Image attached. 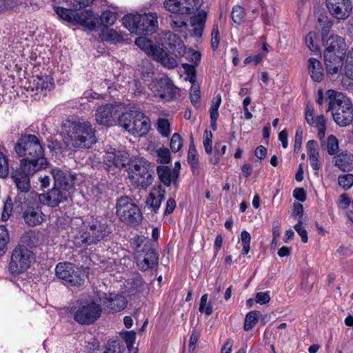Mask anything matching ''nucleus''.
Here are the masks:
<instances>
[{"label": "nucleus", "mask_w": 353, "mask_h": 353, "mask_svg": "<svg viewBox=\"0 0 353 353\" xmlns=\"http://www.w3.org/2000/svg\"><path fill=\"white\" fill-rule=\"evenodd\" d=\"M62 130L65 143L74 149H88L97 141L96 130L88 121L66 120Z\"/></svg>", "instance_id": "1"}, {"label": "nucleus", "mask_w": 353, "mask_h": 353, "mask_svg": "<svg viewBox=\"0 0 353 353\" xmlns=\"http://www.w3.org/2000/svg\"><path fill=\"white\" fill-rule=\"evenodd\" d=\"M14 150L19 156L25 157L20 163L26 161L40 170L46 168L48 164L44 157L43 147L34 134H26L21 137L16 143Z\"/></svg>", "instance_id": "2"}, {"label": "nucleus", "mask_w": 353, "mask_h": 353, "mask_svg": "<svg viewBox=\"0 0 353 353\" xmlns=\"http://www.w3.org/2000/svg\"><path fill=\"white\" fill-rule=\"evenodd\" d=\"M158 17L156 13L129 14L122 21L123 26L135 34H151L158 28Z\"/></svg>", "instance_id": "3"}, {"label": "nucleus", "mask_w": 353, "mask_h": 353, "mask_svg": "<svg viewBox=\"0 0 353 353\" xmlns=\"http://www.w3.org/2000/svg\"><path fill=\"white\" fill-rule=\"evenodd\" d=\"M116 214L120 221L129 225H137L142 220L138 205L128 196L120 197L116 203Z\"/></svg>", "instance_id": "4"}, {"label": "nucleus", "mask_w": 353, "mask_h": 353, "mask_svg": "<svg viewBox=\"0 0 353 353\" xmlns=\"http://www.w3.org/2000/svg\"><path fill=\"white\" fill-rule=\"evenodd\" d=\"M135 44L154 60L161 63L165 68L172 69L176 67L177 62L174 57H170L163 48L153 44L147 38L138 37L135 40Z\"/></svg>", "instance_id": "5"}, {"label": "nucleus", "mask_w": 353, "mask_h": 353, "mask_svg": "<svg viewBox=\"0 0 353 353\" xmlns=\"http://www.w3.org/2000/svg\"><path fill=\"white\" fill-rule=\"evenodd\" d=\"M34 261V254L23 245H18L12 252L8 270L10 274L19 275L28 270Z\"/></svg>", "instance_id": "6"}, {"label": "nucleus", "mask_w": 353, "mask_h": 353, "mask_svg": "<svg viewBox=\"0 0 353 353\" xmlns=\"http://www.w3.org/2000/svg\"><path fill=\"white\" fill-rule=\"evenodd\" d=\"M164 6L172 13L190 14L194 15L190 18V24L193 28L194 33L197 34L199 30V0H165Z\"/></svg>", "instance_id": "7"}, {"label": "nucleus", "mask_w": 353, "mask_h": 353, "mask_svg": "<svg viewBox=\"0 0 353 353\" xmlns=\"http://www.w3.org/2000/svg\"><path fill=\"white\" fill-rule=\"evenodd\" d=\"M101 305L94 301L81 302L78 306L71 308L74 320L81 325L94 323L101 316Z\"/></svg>", "instance_id": "8"}, {"label": "nucleus", "mask_w": 353, "mask_h": 353, "mask_svg": "<svg viewBox=\"0 0 353 353\" xmlns=\"http://www.w3.org/2000/svg\"><path fill=\"white\" fill-rule=\"evenodd\" d=\"M111 232V227L105 219L97 217L89 222L86 232L81 235L82 241L87 244L96 243L105 239Z\"/></svg>", "instance_id": "9"}, {"label": "nucleus", "mask_w": 353, "mask_h": 353, "mask_svg": "<svg viewBox=\"0 0 353 353\" xmlns=\"http://www.w3.org/2000/svg\"><path fill=\"white\" fill-rule=\"evenodd\" d=\"M149 166L148 161L141 159L130 168L129 179L134 185L146 188L151 185L153 178L149 171Z\"/></svg>", "instance_id": "10"}, {"label": "nucleus", "mask_w": 353, "mask_h": 353, "mask_svg": "<svg viewBox=\"0 0 353 353\" xmlns=\"http://www.w3.org/2000/svg\"><path fill=\"white\" fill-rule=\"evenodd\" d=\"M55 273L71 286H81L84 283V275L71 263H59Z\"/></svg>", "instance_id": "11"}, {"label": "nucleus", "mask_w": 353, "mask_h": 353, "mask_svg": "<svg viewBox=\"0 0 353 353\" xmlns=\"http://www.w3.org/2000/svg\"><path fill=\"white\" fill-rule=\"evenodd\" d=\"M40 170H37L32 165L24 161L20 163L19 168L14 170L11 174V178L14 181L18 190L21 192H28L30 189V176Z\"/></svg>", "instance_id": "12"}, {"label": "nucleus", "mask_w": 353, "mask_h": 353, "mask_svg": "<svg viewBox=\"0 0 353 353\" xmlns=\"http://www.w3.org/2000/svg\"><path fill=\"white\" fill-rule=\"evenodd\" d=\"M158 41L176 57L189 54L181 37L171 32H162L159 35Z\"/></svg>", "instance_id": "13"}, {"label": "nucleus", "mask_w": 353, "mask_h": 353, "mask_svg": "<svg viewBox=\"0 0 353 353\" xmlns=\"http://www.w3.org/2000/svg\"><path fill=\"white\" fill-rule=\"evenodd\" d=\"M148 86L155 96L161 99H172L178 92V88L168 77L156 78Z\"/></svg>", "instance_id": "14"}, {"label": "nucleus", "mask_w": 353, "mask_h": 353, "mask_svg": "<svg viewBox=\"0 0 353 353\" xmlns=\"http://www.w3.org/2000/svg\"><path fill=\"white\" fill-rule=\"evenodd\" d=\"M330 14L338 20L349 18L352 11V0H325Z\"/></svg>", "instance_id": "15"}, {"label": "nucleus", "mask_w": 353, "mask_h": 353, "mask_svg": "<svg viewBox=\"0 0 353 353\" xmlns=\"http://www.w3.org/2000/svg\"><path fill=\"white\" fill-rule=\"evenodd\" d=\"M330 26L322 28V41L325 47V52L343 54L346 45L344 39L336 34H331L327 37Z\"/></svg>", "instance_id": "16"}, {"label": "nucleus", "mask_w": 353, "mask_h": 353, "mask_svg": "<svg viewBox=\"0 0 353 353\" xmlns=\"http://www.w3.org/2000/svg\"><path fill=\"white\" fill-rule=\"evenodd\" d=\"M70 198L71 194H69L68 190H63L55 185L46 194L38 195V199L41 203L52 208L58 206L60 203L68 201Z\"/></svg>", "instance_id": "17"}, {"label": "nucleus", "mask_w": 353, "mask_h": 353, "mask_svg": "<svg viewBox=\"0 0 353 353\" xmlns=\"http://www.w3.org/2000/svg\"><path fill=\"white\" fill-rule=\"evenodd\" d=\"M103 162L109 170H113L114 168L121 169L128 164L129 154L125 151L117 150L110 147L105 152Z\"/></svg>", "instance_id": "18"}, {"label": "nucleus", "mask_w": 353, "mask_h": 353, "mask_svg": "<svg viewBox=\"0 0 353 353\" xmlns=\"http://www.w3.org/2000/svg\"><path fill=\"white\" fill-rule=\"evenodd\" d=\"M121 110V105H110L107 104L99 107L95 114L96 121L100 124L110 126L114 122V119L119 114Z\"/></svg>", "instance_id": "19"}, {"label": "nucleus", "mask_w": 353, "mask_h": 353, "mask_svg": "<svg viewBox=\"0 0 353 353\" xmlns=\"http://www.w3.org/2000/svg\"><path fill=\"white\" fill-rule=\"evenodd\" d=\"M51 174L54 179V185L63 190H68L69 194L72 195L74 190V184L76 175L68 172H63L59 168L52 169Z\"/></svg>", "instance_id": "20"}, {"label": "nucleus", "mask_w": 353, "mask_h": 353, "mask_svg": "<svg viewBox=\"0 0 353 353\" xmlns=\"http://www.w3.org/2000/svg\"><path fill=\"white\" fill-rule=\"evenodd\" d=\"M326 95L329 103V110L332 112L343 108H350L352 106L351 100L342 92L328 90Z\"/></svg>", "instance_id": "21"}, {"label": "nucleus", "mask_w": 353, "mask_h": 353, "mask_svg": "<svg viewBox=\"0 0 353 353\" xmlns=\"http://www.w3.org/2000/svg\"><path fill=\"white\" fill-rule=\"evenodd\" d=\"M132 115H134V120L133 126L130 128L131 134L138 137L146 134L150 127V119L137 110L132 111Z\"/></svg>", "instance_id": "22"}, {"label": "nucleus", "mask_w": 353, "mask_h": 353, "mask_svg": "<svg viewBox=\"0 0 353 353\" xmlns=\"http://www.w3.org/2000/svg\"><path fill=\"white\" fill-rule=\"evenodd\" d=\"M100 300L106 305L110 312H117L123 310L127 305L125 298L120 294H110L108 296L103 293L99 296Z\"/></svg>", "instance_id": "23"}, {"label": "nucleus", "mask_w": 353, "mask_h": 353, "mask_svg": "<svg viewBox=\"0 0 353 353\" xmlns=\"http://www.w3.org/2000/svg\"><path fill=\"white\" fill-rule=\"evenodd\" d=\"M54 86L53 79L51 77L37 76L30 83V88L37 92V94L46 96L48 92L50 91Z\"/></svg>", "instance_id": "24"}, {"label": "nucleus", "mask_w": 353, "mask_h": 353, "mask_svg": "<svg viewBox=\"0 0 353 353\" xmlns=\"http://www.w3.org/2000/svg\"><path fill=\"white\" fill-rule=\"evenodd\" d=\"M45 214L40 207H28L23 213V220L28 226L34 227L41 224L45 220Z\"/></svg>", "instance_id": "25"}, {"label": "nucleus", "mask_w": 353, "mask_h": 353, "mask_svg": "<svg viewBox=\"0 0 353 353\" xmlns=\"http://www.w3.org/2000/svg\"><path fill=\"white\" fill-rule=\"evenodd\" d=\"M183 68L185 70V73L187 77H185L186 80H189V81L192 83V87L190 90V100L192 104L197 108L199 106V88L196 85V70L194 65L183 63Z\"/></svg>", "instance_id": "26"}, {"label": "nucleus", "mask_w": 353, "mask_h": 353, "mask_svg": "<svg viewBox=\"0 0 353 353\" xmlns=\"http://www.w3.org/2000/svg\"><path fill=\"white\" fill-rule=\"evenodd\" d=\"M165 190L160 185L152 188L145 201L146 205L152 212H157L162 201L165 199Z\"/></svg>", "instance_id": "27"}, {"label": "nucleus", "mask_w": 353, "mask_h": 353, "mask_svg": "<svg viewBox=\"0 0 353 353\" xmlns=\"http://www.w3.org/2000/svg\"><path fill=\"white\" fill-rule=\"evenodd\" d=\"M99 23L98 16L90 10L78 12L75 24H80L89 30H94Z\"/></svg>", "instance_id": "28"}, {"label": "nucleus", "mask_w": 353, "mask_h": 353, "mask_svg": "<svg viewBox=\"0 0 353 353\" xmlns=\"http://www.w3.org/2000/svg\"><path fill=\"white\" fill-rule=\"evenodd\" d=\"M341 54L324 52L325 65L329 74H336L342 68Z\"/></svg>", "instance_id": "29"}, {"label": "nucleus", "mask_w": 353, "mask_h": 353, "mask_svg": "<svg viewBox=\"0 0 353 353\" xmlns=\"http://www.w3.org/2000/svg\"><path fill=\"white\" fill-rule=\"evenodd\" d=\"M334 121L341 126H347L353 121V106L332 112Z\"/></svg>", "instance_id": "30"}, {"label": "nucleus", "mask_w": 353, "mask_h": 353, "mask_svg": "<svg viewBox=\"0 0 353 353\" xmlns=\"http://www.w3.org/2000/svg\"><path fill=\"white\" fill-rule=\"evenodd\" d=\"M222 101L221 96L219 94L214 96L211 102L209 108V114L210 119V128L213 131L216 130V121L219 116V109Z\"/></svg>", "instance_id": "31"}, {"label": "nucleus", "mask_w": 353, "mask_h": 353, "mask_svg": "<svg viewBox=\"0 0 353 353\" xmlns=\"http://www.w3.org/2000/svg\"><path fill=\"white\" fill-rule=\"evenodd\" d=\"M157 174L161 181L166 186H170L172 183L176 184L177 174L172 169L165 165H161L157 168Z\"/></svg>", "instance_id": "32"}, {"label": "nucleus", "mask_w": 353, "mask_h": 353, "mask_svg": "<svg viewBox=\"0 0 353 353\" xmlns=\"http://www.w3.org/2000/svg\"><path fill=\"white\" fill-rule=\"evenodd\" d=\"M308 72L311 78L316 82H320L323 79V73L321 62L314 58L308 60Z\"/></svg>", "instance_id": "33"}, {"label": "nucleus", "mask_w": 353, "mask_h": 353, "mask_svg": "<svg viewBox=\"0 0 353 353\" xmlns=\"http://www.w3.org/2000/svg\"><path fill=\"white\" fill-rule=\"evenodd\" d=\"M335 165L343 171H350L353 168V155L349 152H342L335 157Z\"/></svg>", "instance_id": "34"}, {"label": "nucleus", "mask_w": 353, "mask_h": 353, "mask_svg": "<svg viewBox=\"0 0 353 353\" xmlns=\"http://www.w3.org/2000/svg\"><path fill=\"white\" fill-rule=\"evenodd\" d=\"M101 38L103 41L112 43H117L124 40L123 35L121 33L113 29L105 28L102 30Z\"/></svg>", "instance_id": "35"}, {"label": "nucleus", "mask_w": 353, "mask_h": 353, "mask_svg": "<svg viewBox=\"0 0 353 353\" xmlns=\"http://www.w3.org/2000/svg\"><path fill=\"white\" fill-rule=\"evenodd\" d=\"M55 12L61 19L75 24L78 12L62 7H56Z\"/></svg>", "instance_id": "36"}, {"label": "nucleus", "mask_w": 353, "mask_h": 353, "mask_svg": "<svg viewBox=\"0 0 353 353\" xmlns=\"http://www.w3.org/2000/svg\"><path fill=\"white\" fill-rule=\"evenodd\" d=\"M6 149L4 146L0 145V177L6 178L9 174V159L7 155L4 154Z\"/></svg>", "instance_id": "37"}, {"label": "nucleus", "mask_w": 353, "mask_h": 353, "mask_svg": "<svg viewBox=\"0 0 353 353\" xmlns=\"http://www.w3.org/2000/svg\"><path fill=\"white\" fill-rule=\"evenodd\" d=\"M132 111L123 113L119 117V125L131 134V127L133 126L134 115H132Z\"/></svg>", "instance_id": "38"}, {"label": "nucleus", "mask_w": 353, "mask_h": 353, "mask_svg": "<svg viewBox=\"0 0 353 353\" xmlns=\"http://www.w3.org/2000/svg\"><path fill=\"white\" fill-rule=\"evenodd\" d=\"M260 312L258 311H251L247 314L245 319L244 330L249 331L253 328L258 321Z\"/></svg>", "instance_id": "39"}, {"label": "nucleus", "mask_w": 353, "mask_h": 353, "mask_svg": "<svg viewBox=\"0 0 353 353\" xmlns=\"http://www.w3.org/2000/svg\"><path fill=\"white\" fill-rule=\"evenodd\" d=\"M318 130L317 137L322 141L325 135V119L323 115H319L315 118L314 125Z\"/></svg>", "instance_id": "40"}, {"label": "nucleus", "mask_w": 353, "mask_h": 353, "mask_svg": "<svg viewBox=\"0 0 353 353\" xmlns=\"http://www.w3.org/2000/svg\"><path fill=\"white\" fill-rule=\"evenodd\" d=\"M326 145V150L329 154L332 155L339 149V142L337 139L334 135L328 137L326 143L323 141H321V145L323 147Z\"/></svg>", "instance_id": "41"}, {"label": "nucleus", "mask_w": 353, "mask_h": 353, "mask_svg": "<svg viewBox=\"0 0 353 353\" xmlns=\"http://www.w3.org/2000/svg\"><path fill=\"white\" fill-rule=\"evenodd\" d=\"M200 313H204L206 316H210L212 313V301H208V296L205 294L200 299Z\"/></svg>", "instance_id": "42"}, {"label": "nucleus", "mask_w": 353, "mask_h": 353, "mask_svg": "<svg viewBox=\"0 0 353 353\" xmlns=\"http://www.w3.org/2000/svg\"><path fill=\"white\" fill-rule=\"evenodd\" d=\"M196 147L192 140L188 153V161L190 164L194 172H196L197 170V159L196 158Z\"/></svg>", "instance_id": "43"}, {"label": "nucleus", "mask_w": 353, "mask_h": 353, "mask_svg": "<svg viewBox=\"0 0 353 353\" xmlns=\"http://www.w3.org/2000/svg\"><path fill=\"white\" fill-rule=\"evenodd\" d=\"M305 41L306 46L311 51L317 52L319 50L317 34L316 32H310L306 35Z\"/></svg>", "instance_id": "44"}, {"label": "nucleus", "mask_w": 353, "mask_h": 353, "mask_svg": "<svg viewBox=\"0 0 353 353\" xmlns=\"http://www.w3.org/2000/svg\"><path fill=\"white\" fill-rule=\"evenodd\" d=\"M116 20V14L110 10L103 12L100 17L101 24L105 27L112 26L115 23Z\"/></svg>", "instance_id": "45"}, {"label": "nucleus", "mask_w": 353, "mask_h": 353, "mask_svg": "<svg viewBox=\"0 0 353 353\" xmlns=\"http://www.w3.org/2000/svg\"><path fill=\"white\" fill-rule=\"evenodd\" d=\"M245 16V13L243 7L239 5L233 7L232 19L235 23L240 24L243 21Z\"/></svg>", "instance_id": "46"}, {"label": "nucleus", "mask_w": 353, "mask_h": 353, "mask_svg": "<svg viewBox=\"0 0 353 353\" xmlns=\"http://www.w3.org/2000/svg\"><path fill=\"white\" fill-rule=\"evenodd\" d=\"M21 3L22 0H0V13L15 8Z\"/></svg>", "instance_id": "47"}, {"label": "nucleus", "mask_w": 353, "mask_h": 353, "mask_svg": "<svg viewBox=\"0 0 353 353\" xmlns=\"http://www.w3.org/2000/svg\"><path fill=\"white\" fill-rule=\"evenodd\" d=\"M157 130L163 137H168L170 133V125L168 119L161 118L157 121Z\"/></svg>", "instance_id": "48"}, {"label": "nucleus", "mask_w": 353, "mask_h": 353, "mask_svg": "<svg viewBox=\"0 0 353 353\" xmlns=\"http://www.w3.org/2000/svg\"><path fill=\"white\" fill-rule=\"evenodd\" d=\"M12 205L11 199L10 197L7 198L4 202L1 214V220L2 221H7L9 219L12 212Z\"/></svg>", "instance_id": "49"}, {"label": "nucleus", "mask_w": 353, "mask_h": 353, "mask_svg": "<svg viewBox=\"0 0 353 353\" xmlns=\"http://www.w3.org/2000/svg\"><path fill=\"white\" fill-rule=\"evenodd\" d=\"M241 240L243 245L241 253L247 254L250 251V245L251 241V236L248 232L243 230L241 234Z\"/></svg>", "instance_id": "50"}, {"label": "nucleus", "mask_w": 353, "mask_h": 353, "mask_svg": "<svg viewBox=\"0 0 353 353\" xmlns=\"http://www.w3.org/2000/svg\"><path fill=\"white\" fill-rule=\"evenodd\" d=\"M157 161L161 163H168L170 160V153L168 148H161L156 152Z\"/></svg>", "instance_id": "51"}, {"label": "nucleus", "mask_w": 353, "mask_h": 353, "mask_svg": "<svg viewBox=\"0 0 353 353\" xmlns=\"http://www.w3.org/2000/svg\"><path fill=\"white\" fill-rule=\"evenodd\" d=\"M143 256L148 259L152 268L157 263L158 256L156 252L152 248L143 249Z\"/></svg>", "instance_id": "52"}, {"label": "nucleus", "mask_w": 353, "mask_h": 353, "mask_svg": "<svg viewBox=\"0 0 353 353\" xmlns=\"http://www.w3.org/2000/svg\"><path fill=\"white\" fill-rule=\"evenodd\" d=\"M10 241L8 229L4 225H0V251L6 249Z\"/></svg>", "instance_id": "53"}, {"label": "nucleus", "mask_w": 353, "mask_h": 353, "mask_svg": "<svg viewBox=\"0 0 353 353\" xmlns=\"http://www.w3.org/2000/svg\"><path fill=\"white\" fill-rule=\"evenodd\" d=\"M339 184L343 188L347 190L353 185V174H347L339 177Z\"/></svg>", "instance_id": "54"}, {"label": "nucleus", "mask_w": 353, "mask_h": 353, "mask_svg": "<svg viewBox=\"0 0 353 353\" xmlns=\"http://www.w3.org/2000/svg\"><path fill=\"white\" fill-rule=\"evenodd\" d=\"M212 137L213 135L210 131L204 132L203 143L207 154H210L212 151Z\"/></svg>", "instance_id": "55"}, {"label": "nucleus", "mask_w": 353, "mask_h": 353, "mask_svg": "<svg viewBox=\"0 0 353 353\" xmlns=\"http://www.w3.org/2000/svg\"><path fill=\"white\" fill-rule=\"evenodd\" d=\"M306 148L307 150V154L310 158L319 157V153L318 150V143L314 140H310L307 143Z\"/></svg>", "instance_id": "56"}, {"label": "nucleus", "mask_w": 353, "mask_h": 353, "mask_svg": "<svg viewBox=\"0 0 353 353\" xmlns=\"http://www.w3.org/2000/svg\"><path fill=\"white\" fill-rule=\"evenodd\" d=\"M183 145L181 137L178 133H174L170 141V148L174 152L180 150Z\"/></svg>", "instance_id": "57"}, {"label": "nucleus", "mask_w": 353, "mask_h": 353, "mask_svg": "<svg viewBox=\"0 0 353 353\" xmlns=\"http://www.w3.org/2000/svg\"><path fill=\"white\" fill-rule=\"evenodd\" d=\"M187 23L180 17H173L172 18L171 26L172 28L182 32L187 28Z\"/></svg>", "instance_id": "58"}, {"label": "nucleus", "mask_w": 353, "mask_h": 353, "mask_svg": "<svg viewBox=\"0 0 353 353\" xmlns=\"http://www.w3.org/2000/svg\"><path fill=\"white\" fill-rule=\"evenodd\" d=\"M294 230L299 234V235L301 237V240L303 243H307V232L305 228L303 226V223L301 220L299 221L298 223L294 225Z\"/></svg>", "instance_id": "59"}, {"label": "nucleus", "mask_w": 353, "mask_h": 353, "mask_svg": "<svg viewBox=\"0 0 353 353\" xmlns=\"http://www.w3.org/2000/svg\"><path fill=\"white\" fill-rule=\"evenodd\" d=\"M75 9L88 7L93 3L94 0H68Z\"/></svg>", "instance_id": "60"}, {"label": "nucleus", "mask_w": 353, "mask_h": 353, "mask_svg": "<svg viewBox=\"0 0 353 353\" xmlns=\"http://www.w3.org/2000/svg\"><path fill=\"white\" fill-rule=\"evenodd\" d=\"M211 46L213 50L217 49L219 43V32L217 26H214L213 27L212 33H211Z\"/></svg>", "instance_id": "61"}, {"label": "nucleus", "mask_w": 353, "mask_h": 353, "mask_svg": "<svg viewBox=\"0 0 353 353\" xmlns=\"http://www.w3.org/2000/svg\"><path fill=\"white\" fill-rule=\"evenodd\" d=\"M272 15V9L267 6H262L261 18L263 23L266 25H270Z\"/></svg>", "instance_id": "62"}, {"label": "nucleus", "mask_w": 353, "mask_h": 353, "mask_svg": "<svg viewBox=\"0 0 353 353\" xmlns=\"http://www.w3.org/2000/svg\"><path fill=\"white\" fill-rule=\"evenodd\" d=\"M142 74L143 77L146 80L153 74V67L152 65L148 61L143 62L142 66Z\"/></svg>", "instance_id": "63"}, {"label": "nucleus", "mask_w": 353, "mask_h": 353, "mask_svg": "<svg viewBox=\"0 0 353 353\" xmlns=\"http://www.w3.org/2000/svg\"><path fill=\"white\" fill-rule=\"evenodd\" d=\"M270 301V292H258L256 294L255 301L259 304H265Z\"/></svg>", "instance_id": "64"}]
</instances>
